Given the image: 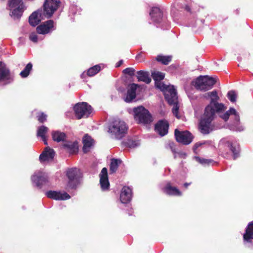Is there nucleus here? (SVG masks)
<instances>
[{
  "label": "nucleus",
  "instance_id": "f704fd0d",
  "mask_svg": "<svg viewBox=\"0 0 253 253\" xmlns=\"http://www.w3.org/2000/svg\"><path fill=\"white\" fill-rule=\"evenodd\" d=\"M156 59L158 62L161 63L163 65H168L169 62H171L172 60V56H165L163 55L160 54L157 56Z\"/></svg>",
  "mask_w": 253,
  "mask_h": 253
},
{
  "label": "nucleus",
  "instance_id": "412c9836",
  "mask_svg": "<svg viewBox=\"0 0 253 253\" xmlns=\"http://www.w3.org/2000/svg\"><path fill=\"white\" fill-rule=\"evenodd\" d=\"M139 87V85L136 84L132 83L130 84L129 88L127 89L126 97L125 101L126 102L129 103L136 97V90Z\"/></svg>",
  "mask_w": 253,
  "mask_h": 253
},
{
  "label": "nucleus",
  "instance_id": "c85d7f7f",
  "mask_svg": "<svg viewBox=\"0 0 253 253\" xmlns=\"http://www.w3.org/2000/svg\"><path fill=\"white\" fill-rule=\"evenodd\" d=\"M51 136L53 140L58 143L60 142H65L67 138V135L65 133L58 130L52 131Z\"/></svg>",
  "mask_w": 253,
  "mask_h": 253
},
{
  "label": "nucleus",
  "instance_id": "c03bdc74",
  "mask_svg": "<svg viewBox=\"0 0 253 253\" xmlns=\"http://www.w3.org/2000/svg\"><path fill=\"white\" fill-rule=\"evenodd\" d=\"M167 148H169L170 149L171 152L175 154L176 153V148H175V144L173 141H169L168 146L166 147Z\"/></svg>",
  "mask_w": 253,
  "mask_h": 253
},
{
  "label": "nucleus",
  "instance_id": "b1692460",
  "mask_svg": "<svg viewBox=\"0 0 253 253\" xmlns=\"http://www.w3.org/2000/svg\"><path fill=\"white\" fill-rule=\"evenodd\" d=\"M62 147L70 154H76L78 151V143L77 142L66 141L62 145Z\"/></svg>",
  "mask_w": 253,
  "mask_h": 253
},
{
  "label": "nucleus",
  "instance_id": "a878e982",
  "mask_svg": "<svg viewBox=\"0 0 253 253\" xmlns=\"http://www.w3.org/2000/svg\"><path fill=\"white\" fill-rule=\"evenodd\" d=\"M82 141L84 145L83 151L84 153H86L93 145V139L88 134H85L83 138Z\"/></svg>",
  "mask_w": 253,
  "mask_h": 253
},
{
  "label": "nucleus",
  "instance_id": "de8ad7c7",
  "mask_svg": "<svg viewBox=\"0 0 253 253\" xmlns=\"http://www.w3.org/2000/svg\"><path fill=\"white\" fill-rule=\"evenodd\" d=\"M123 60H120L117 64H116V67H120L123 63Z\"/></svg>",
  "mask_w": 253,
  "mask_h": 253
},
{
  "label": "nucleus",
  "instance_id": "4c0bfd02",
  "mask_svg": "<svg viewBox=\"0 0 253 253\" xmlns=\"http://www.w3.org/2000/svg\"><path fill=\"white\" fill-rule=\"evenodd\" d=\"M101 70V67L99 65H96L90 67L87 70V74L89 77H92L96 75Z\"/></svg>",
  "mask_w": 253,
  "mask_h": 253
},
{
  "label": "nucleus",
  "instance_id": "c9c22d12",
  "mask_svg": "<svg viewBox=\"0 0 253 253\" xmlns=\"http://www.w3.org/2000/svg\"><path fill=\"white\" fill-rule=\"evenodd\" d=\"M33 67L32 64L30 62L27 64L24 69L20 72V75L22 78H26L30 74Z\"/></svg>",
  "mask_w": 253,
  "mask_h": 253
},
{
  "label": "nucleus",
  "instance_id": "7c9ffc66",
  "mask_svg": "<svg viewBox=\"0 0 253 253\" xmlns=\"http://www.w3.org/2000/svg\"><path fill=\"white\" fill-rule=\"evenodd\" d=\"M169 98L172 101V102H168V103L170 105H173L174 106L172 108V113L174 115H175L176 117L178 118L179 117L178 116V112L179 110V106L178 105V101L177 93L175 94L174 96L173 95L172 96L170 97Z\"/></svg>",
  "mask_w": 253,
  "mask_h": 253
},
{
  "label": "nucleus",
  "instance_id": "1a4fd4ad",
  "mask_svg": "<svg viewBox=\"0 0 253 253\" xmlns=\"http://www.w3.org/2000/svg\"><path fill=\"white\" fill-rule=\"evenodd\" d=\"M150 15L151 16V20L155 23H161L162 24V26L166 27V28H164L163 30H169L167 28L169 26V24L166 22L165 17L164 16V13L162 10H161L158 7H153L152 8L150 12Z\"/></svg>",
  "mask_w": 253,
  "mask_h": 253
},
{
  "label": "nucleus",
  "instance_id": "f257e3e1",
  "mask_svg": "<svg viewBox=\"0 0 253 253\" xmlns=\"http://www.w3.org/2000/svg\"><path fill=\"white\" fill-rule=\"evenodd\" d=\"M216 112L209 111V108L205 109L204 113L201 117L199 123L198 129L199 131L204 135H207L211 132L214 129V126L212 122L216 117Z\"/></svg>",
  "mask_w": 253,
  "mask_h": 253
},
{
  "label": "nucleus",
  "instance_id": "f8f14e48",
  "mask_svg": "<svg viewBox=\"0 0 253 253\" xmlns=\"http://www.w3.org/2000/svg\"><path fill=\"white\" fill-rule=\"evenodd\" d=\"M174 136L177 142L186 145L191 143L193 139L192 134L189 131H179L177 129L174 130Z\"/></svg>",
  "mask_w": 253,
  "mask_h": 253
},
{
  "label": "nucleus",
  "instance_id": "2f4dec72",
  "mask_svg": "<svg viewBox=\"0 0 253 253\" xmlns=\"http://www.w3.org/2000/svg\"><path fill=\"white\" fill-rule=\"evenodd\" d=\"M123 73L126 75L123 79L126 84L127 83L126 81L127 78L128 80H130V82L132 81V78L135 75V70L134 68L131 67L126 68L123 71Z\"/></svg>",
  "mask_w": 253,
  "mask_h": 253
},
{
  "label": "nucleus",
  "instance_id": "9d476101",
  "mask_svg": "<svg viewBox=\"0 0 253 253\" xmlns=\"http://www.w3.org/2000/svg\"><path fill=\"white\" fill-rule=\"evenodd\" d=\"M217 114L225 122H226L228 120L230 116L234 115V121L233 125L235 127H236V128L235 130L242 131L244 129V128L242 126L237 128V126L239 125L240 123V118L239 113L236 111V110L234 108H230L229 110L227 111L225 113H223V114H221V113Z\"/></svg>",
  "mask_w": 253,
  "mask_h": 253
},
{
  "label": "nucleus",
  "instance_id": "37998d69",
  "mask_svg": "<svg viewBox=\"0 0 253 253\" xmlns=\"http://www.w3.org/2000/svg\"><path fill=\"white\" fill-rule=\"evenodd\" d=\"M125 144L127 147L131 148L137 147L139 145V143L137 141L129 139L125 142Z\"/></svg>",
  "mask_w": 253,
  "mask_h": 253
},
{
  "label": "nucleus",
  "instance_id": "7ed1b4c3",
  "mask_svg": "<svg viewBox=\"0 0 253 253\" xmlns=\"http://www.w3.org/2000/svg\"><path fill=\"white\" fill-rule=\"evenodd\" d=\"M215 78L210 77L208 75L200 76L195 80L192 81L191 84L193 85L197 90L202 91H206L211 89L213 85L216 83Z\"/></svg>",
  "mask_w": 253,
  "mask_h": 253
},
{
  "label": "nucleus",
  "instance_id": "a19ab883",
  "mask_svg": "<svg viewBox=\"0 0 253 253\" xmlns=\"http://www.w3.org/2000/svg\"><path fill=\"white\" fill-rule=\"evenodd\" d=\"M212 143V141L211 140H206V141H203L201 142H198L196 143L194 145L193 147V151L194 153L197 154L196 150L200 146L204 145V144H208V145H211Z\"/></svg>",
  "mask_w": 253,
  "mask_h": 253
},
{
  "label": "nucleus",
  "instance_id": "4be33fe9",
  "mask_svg": "<svg viewBox=\"0 0 253 253\" xmlns=\"http://www.w3.org/2000/svg\"><path fill=\"white\" fill-rule=\"evenodd\" d=\"M36 30L37 32H49L50 30H55L54 22L52 20H48L39 25Z\"/></svg>",
  "mask_w": 253,
  "mask_h": 253
},
{
  "label": "nucleus",
  "instance_id": "f3484780",
  "mask_svg": "<svg viewBox=\"0 0 253 253\" xmlns=\"http://www.w3.org/2000/svg\"><path fill=\"white\" fill-rule=\"evenodd\" d=\"M55 155L54 150L49 147L44 148L43 152L40 154L39 160L41 162L51 161Z\"/></svg>",
  "mask_w": 253,
  "mask_h": 253
},
{
  "label": "nucleus",
  "instance_id": "6ab92c4d",
  "mask_svg": "<svg viewBox=\"0 0 253 253\" xmlns=\"http://www.w3.org/2000/svg\"><path fill=\"white\" fill-rule=\"evenodd\" d=\"M131 189L127 186L123 187L120 196L121 202L123 204H127L131 201Z\"/></svg>",
  "mask_w": 253,
  "mask_h": 253
},
{
  "label": "nucleus",
  "instance_id": "bb28decb",
  "mask_svg": "<svg viewBox=\"0 0 253 253\" xmlns=\"http://www.w3.org/2000/svg\"><path fill=\"white\" fill-rule=\"evenodd\" d=\"M243 238L245 242L252 243V240L253 239V221L248 224L243 235Z\"/></svg>",
  "mask_w": 253,
  "mask_h": 253
},
{
  "label": "nucleus",
  "instance_id": "58836bf2",
  "mask_svg": "<svg viewBox=\"0 0 253 253\" xmlns=\"http://www.w3.org/2000/svg\"><path fill=\"white\" fill-rule=\"evenodd\" d=\"M48 128L45 126H41L38 127L37 135L38 137H43L47 132Z\"/></svg>",
  "mask_w": 253,
  "mask_h": 253
},
{
  "label": "nucleus",
  "instance_id": "09e8293b",
  "mask_svg": "<svg viewBox=\"0 0 253 253\" xmlns=\"http://www.w3.org/2000/svg\"><path fill=\"white\" fill-rule=\"evenodd\" d=\"M184 9L188 12H191V8L189 5H185L184 7Z\"/></svg>",
  "mask_w": 253,
  "mask_h": 253
},
{
  "label": "nucleus",
  "instance_id": "473e14b6",
  "mask_svg": "<svg viewBox=\"0 0 253 253\" xmlns=\"http://www.w3.org/2000/svg\"><path fill=\"white\" fill-rule=\"evenodd\" d=\"M48 33H31L29 36V39L33 42L36 43L39 41H42L44 38V35Z\"/></svg>",
  "mask_w": 253,
  "mask_h": 253
},
{
  "label": "nucleus",
  "instance_id": "72a5a7b5",
  "mask_svg": "<svg viewBox=\"0 0 253 253\" xmlns=\"http://www.w3.org/2000/svg\"><path fill=\"white\" fill-rule=\"evenodd\" d=\"M122 162L120 159L113 158L111 160L110 164L109 171L110 174H113L116 172L119 167V164Z\"/></svg>",
  "mask_w": 253,
  "mask_h": 253
},
{
  "label": "nucleus",
  "instance_id": "dca6fc26",
  "mask_svg": "<svg viewBox=\"0 0 253 253\" xmlns=\"http://www.w3.org/2000/svg\"><path fill=\"white\" fill-rule=\"evenodd\" d=\"M45 195L50 199L55 200H65L69 199L71 196L66 192L61 193L59 191L49 190L45 193Z\"/></svg>",
  "mask_w": 253,
  "mask_h": 253
},
{
  "label": "nucleus",
  "instance_id": "9b49d317",
  "mask_svg": "<svg viewBox=\"0 0 253 253\" xmlns=\"http://www.w3.org/2000/svg\"><path fill=\"white\" fill-rule=\"evenodd\" d=\"M67 176L69 179L67 186L71 189H76L79 183L80 173L77 168L69 169L67 172Z\"/></svg>",
  "mask_w": 253,
  "mask_h": 253
},
{
  "label": "nucleus",
  "instance_id": "cd10ccee",
  "mask_svg": "<svg viewBox=\"0 0 253 253\" xmlns=\"http://www.w3.org/2000/svg\"><path fill=\"white\" fill-rule=\"evenodd\" d=\"M136 73V77L138 82H143L147 84L151 83V79L148 72L140 70L137 71Z\"/></svg>",
  "mask_w": 253,
  "mask_h": 253
},
{
  "label": "nucleus",
  "instance_id": "4468645a",
  "mask_svg": "<svg viewBox=\"0 0 253 253\" xmlns=\"http://www.w3.org/2000/svg\"><path fill=\"white\" fill-rule=\"evenodd\" d=\"M169 128V122L166 120H160L155 125V131L161 136L168 134Z\"/></svg>",
  "mask_w": 253,
  "mask_h": 253
},
{
  "label": "nucleus",
  "instance_id": "aec40b11",
  "mask_svg": "<svg viewBox=\"0 0 253 253\" xmlns=\"http://www.w3.org/2000/svg\"><path fill=\"white\" fill-rule=\"evenodd\" d=\"M42 12V9H38L33 12L29 17V23L30 25L35 27L38 25L41 21Z\"/></svg>",
  "mask_w": 253,
  "mask_h": 253
},
{
  "label": "nucleus",
  "instance_id": "603ef678",
  "mask_svg": "<svg viewBox=\"0 0 253 253\" xmlns=\"http://www.w3.org/2000/svg\"><path fill=\"white\" fill-rule=\"evenodd\" d=\"M190 184H191V183H187V182H186V183H185L184 184V186L186 188H187V187H188L189 185H190Z\"/></svg>",
  "mask_w": 253,
  "mask_h": 253
},
{
  "label": "nucleus",
  "instance_id": "49530a36",
  "mask_svg": "<svg viewBox=\"0 0 253 253\" xmlns=\"http://www.w3.org/2000/svg\"><path fill=\"white\" fill-rule=\"evenodd\" d=\"M136 59L137 60H139L141 59L142 60H143L144 59V57H143V53L141 52L138 54L136 56Z\"/></svg>",
  "mask_w": 253,
  "mask_h": 253
},
{
  "label": "nucleus",
  "instance_id": "8fccbe9b",
  "mask_svg": "<svg viewBox=\"0 0 253 253\" xmlns=\"http://www.w3.org/2000/svg\"><path fill=\"white\" fill-rule=\"evenodd\" d=\"M223 157L226 159H228L230 157V155L228 154V153H225L223 154Z\"/></svg>",
  "mask_w": 253,
  "mask_h": 253
},
{
  "label": "nucleus",
  "instance_id": "ddd939ff",
  "mask_svg": "<svg viewBox=\"0 0 253 253\" xmlns=\"http://www.w3.org/2000/svg\"><path fill=\"white\" fill-rule=\"evenodd\" d=\"M155 86L157 88L160 89L161 91L164 92L165 98L167 102H172L169 97L172 96L177 93L175 88L173 85H167L161 82L155 84Z\"/></svg>",
  "mask_w": 253,
  "mask_h": 253
},
{
  "label": "nucleus",
  "instance_id": "393cba45",
  "mask_svg": "<svg viewBox=\"0 0 253 253\" xmlns=\"http://www.w3.org/2000/svg\"><path fill=\"white\" fill-rule=\"evenodd\" d=\"M226 146L232 152L234 160L236 159L240 155V146L239 145L227 141L226 143Z\"/></svg>",
  "mask_w": 253,
  "mask_h": 253
},
{
  "label": "nucleus",
  "instance_id": "423d86ee",
  "mask_svg": "<svg viewBox=\"0 0 253 253\" xmlns=\"http://www.w3.org/2000/svg\"><path fill=\"white\" fill-rule=\"evenodd\" d=\"M8 5L10 16L14 19H19L25 9L23 0H9Z\"/></svg>",
  "mask_w": 253,
  "mask_h": 253
},
{
  "label": "nucleus",
  "instance_id": "3c124183",
  "mask_svg": "<svg viewBox=\"0 0 253 253\" xmlns=\"http://www.w3.org/2000/svg\"><path fill=\"white\" fill-rule=\"evenodd\" d=\"M42 141L44 142V144L45 145H48V143H47V139H46L45 136L43 137H42Z\"/></svg>",
  "mask_w": 253,
  "mask_h": 253
},
{
  "label": "nucleus",
  "instance_id": "20e7f679",
  "mask_svg": "<svg viewBox=\"0 0 253 253\" xmlns=\"http://www.w3.org/2000/svg\"><path fill=\"white\" fill-rule=\"evenodd\" d=\"M133 112L134 119L138 124L148 125L153 121L151 113L142 106L134 108Z\"/></svg>",
  "mask_w": 253,
  "mask_h": 253
},
{
  "label": "nucleus",
  "instance_id": "5701e85b",
  "mask_svg": "<svg viewBox=\"0 0 253 253\" xmlns=\"http://www.w3.org/2000/svg\"><path fill=\"white\" fill-rule=\"evenodd\" d=\"M10 72L5 63L0 62V81L8 80L10 78Z\"/></svg>",
  "mask_w": 253,
  "mask_h": 253
},
{
  "label": "nucleus",
  "instance_id": "f03ea898",
  "mask_svg": "<svg viewBox=\"0 0 253 253\" xmlns=\"http://www.w3.org/2000/svg\"><path fill=\"white\" fill-rule=\"evenodd\" d=\"M128 127L123 121L114 119L108 126V132L117 139H122L127 133Z\"/></svg>",
  "mask_w": 253,
  "mask_h": 253
},
{
  "label": "nucleus",
  "instance_id": "ea45409f",
  "mask_svg": "<svg viewBox=\"0 0 253 253\" xmlns=\"http://www.w3.org/2000/svg\"><path fill=\"white\" fill-rule=\"evenodd\" d=\"M194 158L196 161L204 166L210 165L213 162V161L212 159H206L200 158L199 156H195Z\"/></svg>",
  "mask_w": 253,
  "mask_h": 253
},
{
  "label": "nucleus",
  "instance_id": "79ce46f5",
  "mask_svg": "<svg viewBox=\"0 0 253 253\" xmlns=\"http://www.w3.org/2000/svg\"><path fill=\"white\" fill-rule=\"evenodd\" d=\"M227 97L229 100L232 102L236 101L237 95L234 90H230L227 93Z\"/></svg>",
  "mask_w": 253,
  "mask_h": 253
},
{
  "label": "nucleus",
  "instance_id": "864d4df0",
  "mask_svg": "<svg viewBox=\"0 0 253 253\" xmlns=\"http://www.w3.org/2000/svg\"><path fill=\"white\" fill-rule=\"evenodd\" d=\"M204 97L206 98H208V95H206V93L204 95Z\"/></svg>",
  "mask_w": 253,
  "mask_h": 253
},
{
  "label": "nucleus",
  "instance_id": "a211bd4d",
  "mask_svg": "<svg viewBox=\"0 0 253 253\" xmlns=\"http://www.w3.org/2000/svg\"><path fill=\"white\" fill-rule=\"evenodd\" d=\"M100 177V184L101 188L103 191L107 190L109 189L110 183L108 180L107 169L106 168H103L100 173L99 174Z\"/></svg>",
  "mask_w": 253,
  "mask_h": 253
},
{
  "label": "nucleus",
  "instance_id": "39448f33",
  "mask_svg": "<svg viewBox=\"0 0 253 253\" xmlns=\"http://www.w3.org/2000/svg\"><path fill=\"white\" fill-rule=\"evenodd\" d=\"M206 95H208V97H210L211 99L210 104L206 107L205 109H207L209 108L210 111H215L217 114L222 113L226 110V107L223 103H219L217 102L219 99V97L217 95L216 90H214L212 91L207 92Z\"/></svg>",
  "mask_w": 253,
  "mask_h": 253
},
{
  "label": "nucleus",
  "instance_id": "c756f323",
  "mask_svg": "<svg viewBox=\"0 0 253 253\" xmlns=\"http://www.w3.org/2000/svg\"><path fill=\"white\" fill-rule=\"evenodd\" d=\"M164 192L169 195L181 196V192L175 187H172L169 183H168L164 189Z\"/></svg>",
  "mask_w": 253,
  "mask_h": 253
},
{
  "label": "nucleus",
  "instance_id": "6e6552de",
  "mask_svg": "<svg viewBox=\"0 0 253 253\" xmlns=\"http://www.w3.org/2000/svg\"><path fill=\"white\" fill-rule=\"evenodd\" d=\"M59 0H45L43 4L42 15L47 18L51 17L59 8Z\"/></svg>",
  "mask_w": 253,
  "mask_h": 253
},
{
  "label": "nucleus",
  "instance_id": "a18cd8bd",
  "mask_svg": "<svg viewBox=\"0 0 253 253\" xmlns=\"http://www.w3.org/2000/svg\"><path fill=\"white\" fill-rule=\"evenodd\" d=\"M47 115L43 112H41L38 116V120L41 123H43L46 121Z\"/></svg>",
  "mask_w": 253,
  "mask_h": 253
},
{
  "label": "nucleus",
  "instance_id": "2eb2a0df",
  "mask_svg": "<svg viewBox=\"0 0 253 253\" xmlns=\"http://www.w3.org/2000/svg\"><path fill=\"white\" fill-rule=\"evenodd\" d=\"M31 179L33 184L39 189L48 182L47 177L42 172L33 175Z\"/></svg>",
  "mask_w": 253,
  "mask_h": 253
},
{
  "label": "nucleus",
  "instance_id": "e433bc0d",
  "mask_svg": "<svg viewBox=\"0 0 253 253\" xmlns=\"http://www.w3.org/2000/svg\"><path fill=\"white\" fill-rule=\"evenodd\" d=\"M151 76L155 81V84H157V83L161 82L164 79L165 74L159 71L154 72L152 73Z\"/></svg>",
  "mask_w": 253,
  "mask_h": 253
},
{
  "label": "nucleus",
  "instance_id": "0eeeda50",
  "mask_svg": "<svg viewBox=\"0 0 253 253\" xmlns=\"http://www.w3.org/2000/svg\"><path fill=\"white\" fill-rule=\"evenodd\" d=\"M75 116L78 119L87 118L92 112V107L87 103L82 102L77 103L74 107Z\"/></svg>",
  "mask_w": 253,
  "mask_h": 253
}]
</instances>
